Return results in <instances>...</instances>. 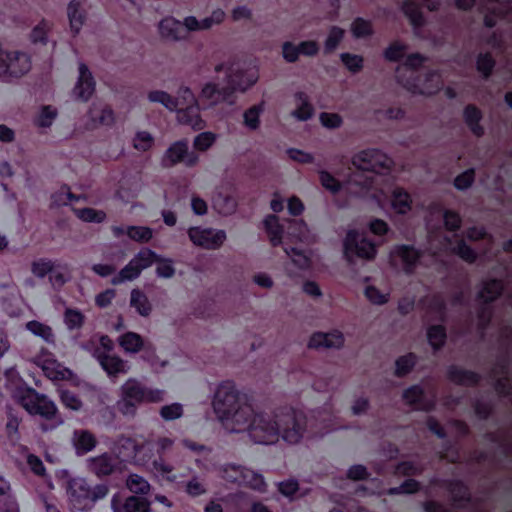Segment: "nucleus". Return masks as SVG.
<instances>
[{
  "mask_svg": "<svg viewBox=\"0 0 512 512\" xmlns=\"http://www.w3.org/2000/svg\"><path fill=\"white\" fill-rule=\"evenodd\" d=\"M226 19V13L221 8L214 9L209 16L199 20L195 16H187L183 19V25L188 32L209 31L215 26L221 25Z\"/></svg>",
  "mask_w": 512,
  "mask_h": 512,
  "instance_id": "obj_14",
  "label": "nucleus"
},
{
  "mask_svg": "<svg viewBox=\"0 0 512 512\" xmlns=\"http://www.w3.org/2000/svg\"><path fill=\"white\" fill-rule=\"evenodd\" d=\"M89 471L97 476L110 475L114 470V461L110 454L103 453L101 455L90 457L86 461Z\"/></svg>",
  "mask_w": 512,
  "mask_h": 512,
  "instance_id": "obj_28",
  "label": "nucleus"
},
{
  "mask_svg": "<svg viewBox=\"0 0 512 512\" xmlns=\"http://www.w3.org/2000/svg\"><path fill=\"white\" fill-rule=\"evenodd\" d=\"M420 256V252L409 245H396L390 251L391 261L395 264L399 262L407 273L414 270Z\"/></svg>",
  "mask_w": 512,
  "mask_h": 512,
  "instance_id": "obj_17",
  "label": "nucleus"
},
{
  "mask_svg": "<svg viewBox=\"0 0 512 512\" xmlns=\"http://www.w3.org/2000/svg\"><path fill=\"white\" fill-rule=\"evenodd\" d=\"M95 91V81L88 67L84 63L79 64V76L73 89L74 96L87 101Z\"/></svg>",
  "mask_w": 512,
  "mask_h": 512,
  "instance_id": "obj_21",
  "label": "nucleus"
},
{
  "mask_svg": "<svg viewBox=\"0 0 512 512\" xmlns=\"http://www.w3.org/2000/svg\"><path fill=\"white\" fill-rule=\"evenodd\" d=\"M156 269L155 273L159 278L170 279L175 275V267L173 260L167 258H161L158 255L155 259Z\"/></svg>",
  "mask_w": 512,
  "mask_h": 512,
  "instance_id": "obj_55",
  "label": "nucleus"
},
{
  "mask_svg": "<svg viewBox=\"0 0 512 512\" xmlns=\"http://www.w3.org/2000/svg\"><path fill=\"white\" fill-rule=\"evenodd\" d=\"M345 36V30L339 26H331L324 41L325 53L334 52Z\"/></svg>",
  "mask_w": 512,
  "mask_h": 512,
  "instance_id": "obj_47",
  "label": "nucleus"
},
{
  "mask_svg": "<svg viewBox=\"0 0 512 512\" xmlns=\"http://www.w3.org/2000/svg\"><path fill=\"white\" fill-rule=\"evenodd\" d=\"M351 163L358 170L378 174L388 173L394 166L391 157L376 148H367L356 152L351 158Z\"/></svg>",
  "mask_w": 512,
  "mask_h": 512,
  "instance_id": "obj_6",
  "label": "nucleus"
},
{
  "mask_svg": "<svg viewBox=\"0 0 512 512\" xmlns=\"http://www.w3.org/2000/svg\"><path fill=\"white\" fill-rule=\"evenodd\" d=\"M0 511L20 512L11 483L2 474H0Z\"/></svg>",
  "mask_w": 512,
  "mask_h": 512,
  "instance_id": "obj_26",
  "label": "nucleus"
},
{
  "mask_svg": "<svg viewBox=\"0 0 512 512\" xmlns=\"http://www.w3.org/2000/svg\"><path fill=\"white\" fill-rule=\"evenodd\" d=\"M372 186V181L368 178L362 180L360 175H351L347 181L346 189L349 194L364 197L368 194Z\"/></svg>",
  "mask_w": 512,
  "mask_h": 512,
  "instance_id": "obj_37",
  "label": "nucleus"
},
{
  "mask_svg": "<svg viewBox=\"0 0 512 512\" xmlns=\"http://www.w3.org/2000/svg\"><path fill=\"white\" fill-rule=\"evenodd\" d=\"M212 405L227 431L246 432L255 444L272 445L279 441L277 408L256 410L248 395L240 392L234 383H221L215 391Z\"/></svg>",
  "mask_w": 512,
  "mask_h": 512,
  "instance_id": "obj_1",
  "label": "nucleus"
},
{
  "mask_svg": "<svg viewBox=\"0 0 512 512\" xmlns=\"http://www.w3.org/2000/svg\"><path fill=\"white\" fill-rule=\"evenodd\" d=\"M121 447L131 449L133 452H141L143 450L155 451L161 457L166 451L170 450L174 445V440L169 437H159L154 443L145 442L138 446L131 438H121L119 441Z\"/></svg>",
  "mask_w": 512,
  "mask_h": 512,
  "instance_id": "obj_19",
  "label": "nucleus"
},
{
  "mask_svg": "<svg viewBox=\"0 0 512 512\" xmlns=\"http://www.w3.org/2000/svg\"><path fill=\"white\" fill-rule=\"evenodd\" d=\"M55 262L48 258H38L31 262V273L39 279L50 275L55 266Z\"/></svg>",
  "mask_w": 512,
  "mask_h": 512,
  "instance_id": "obj_50",
  "label": "nucleus"
},
{
  "mask_svg": "<svg viewBox=\"0 0 512 512\" xmlns=\"http://www.w3.org/2000/svg\"><path fill=\"white\" fill-rule=\"evenodd\" d=\"M474 182L475 169L469 168L455 177L453 185L458 191H465L472 187Z\"/></svg>",
  "mask_w": 512,
  "mask_h": 512,
  "instance_id": "obj_60",
  "label": "nucleus"
},
{
  "mask_svg": "<svg viewBox=\"0 0 512 512\" xmlns=\"http://www.w3.org/2000/svg\"><path fill=\"white\" fill-rule=\"evenodd\" d=\"M118 344L127 354H136L144 347V340L138 333L126 332L119 336Z\"/></svg>",
  "mask_w": 512,
  "mask_h": 512,
  "instance_id": "obj_32",
  "label": "nucleus"
},
{
  "mask_svg": "<svg viewBox=\"0 0 512 512\" xmlns=\"http://www.w3.org/2000/svg\"><path fill=\"white\" fill-rule=\"evenodd\" d=\"M287 235L292 240L305 241L309 237V227L302 219H289Z\"/></svg>",
  "mask_w": 512,
  "mask_h": 512,
  "instance_id": "obj_44",
  "label": "nucleus"
},
{
  "mask_svg": "<svg viewBox=\"0 0 512 512\" xmlns=\"http://www.w3.org/2000/svg\"><path fill=\"white\" fill-rule=\"evenodd\" d=\"M426 57L420 53L409 54L404 62L396 68L397 82L407 91L419 95H433L443 85L440 75H432L429 79L434 83L427 89H419L416 83L417 70L424 64Z\"/></svg>",
  "mask_w": 512,
  "mask_h": 512,
  "instance_id": "obj_3",
  "label": "nucleus"
},
{
  "mask_svg": "<svg viewBox=\"0 0 512 512\" xmlns=\"http://www.w3.org/2000/svg\"><path fill=\"white\" fill-rule=\"evenodd\" d=\"M147 100L150 103L160 104L170 112L177 110V101L173 95L164 90L154 89L147 92Z\"/></svg>",
  "mask_w": 512,
  "mask_h": 512,
  "instance_id": "obj_35",
  "label": "nucleus"
},
{
  "mask_svg": "<svg viewBox=\"0 0 512 512\" xmlns=\"http://www.w3.org/2000/svg\"><path fill=\"white\" fill-rule=\"evenodd\" d=\"M157 254L148 249L140 250L131 260L141 271L150 267L156 259Z\"/></svg>",
  "mask_w": 512,
  "mask_h": 512,
  "instance_id": "obj_58",
  "label": "nucleus"
},
{
  "mask_svg": "<svg viewBox=\"0 0 512 512\" xmlns=\"http://www.w3.org/2000/svg\"><path fill=\"white\" fill-rule=\"evenodd\" d=\"M448 377L452 382L462 385H472L478 381L477 374L455 366L449 368Z\"/></svg>",
  "mask_w": 512,
  "mask_h": 512,
  "instance_id": "obj_46",
  "label": "nucleus"
},
{
  "mask_svg": "<svg viewBox=\"0 0 512 512\" xmlns=\"http://www.w3.org/2000/svg\"><path fill=\"white\" fill-rule=\"evenodd\" d=\"M408 47L400 41L392 42L385 50L384 57L386 60L396 62L404 57Z\"/></svg>",
  "mask_w": 512,
  "mask_h": 512,
  "instance_id": "obj_63",
  "label": "nucleus"
},
{
  "mask_svg": "<svg viewBox=\"0 0 512 512\" xmlns=\"http://www.w3.org/2000/svg\"><path fill=\"white\" fill-rule=\"evenodd\" d=\"M415 363V356L411 353L399 357L395 362V375L398 377L407 375L412 370Z\"/></svg>",
  "mask_w": 512,
  "mask_h": 512,
  "instance_id": "obj_61",
  "label": "nucleus"
},
{
  "mask_svg": "<svg viewBox=\"0 0 512 512\" xmlns=\"http://www.w3.org/2000/svg\"><path fill=\"white\" fill-rule=\"evenodd\" d=\"M266 232L269 240L273 246H278L282 243L283 226L279 222V218L275 215H268L264 220Z\"/></svg>",
  "mask_w": 512,
  "mask_h": 512,
  "instance_id": "obj_41",
  "label": "nucleus"
},
{
  "mask_svg": "<svg viewBox=\"0 0 512 512\" xmlns=\"http://www.w3.org/2000/svg\"><path fill=\"white\" fill-rule=\"evenodd\" d=\"M177 121L180 124L190 126L193 130L199 131L206 127V122L200 115L199 104L191 105L186 108H180L176 111Z\"/></svg>",
  "mask_w": 512,
  "mask_h": 512,
  "instance_id": "obj_25",
  "label": "nucleus"
},
{
  "mask_svg": "<svg viewBox=\"0 0 512 512\" xmlns=\"http://www.w3.org/2000/svg\"><path fill=\"white\" fill-rule=\"evenodd\" d=\"M158 32L162 40L166 42H180L187 38L189 33L183 21H179L174 17H166L162 19L158 24Z\"/></svg>",
  "mask_w": 512,
  "mask_h": 512,
  "instance_id": "obj_18",
  "label": "nucleus"
},
{
  "mask_svg": "<svg viewBox=\"0 0 512 512\" xmlns=\"http://www.w3.org/2000/svg\"><path fill=\"white\" fill-rule=\"evenodd\" d=\"M200 159L195 151L190 150L187 139L172 142L164 151L160 159V165L165 168H173L183 164L187 168L198 165Z\"/></svg>",
  "mask_w": 512,
  "mask_h": 512,
  "instance_id": "obj_7",
  "label": "nucleus"
},
{
  "mask_svg": "<svg viewBox=\"0 0 512 512\" xmlns=\"http://www.w3.org/2000/svg\"><path fill=\"white\" fill-rule=\"evenodd\" d=\"M427 338L430 345L435 349L442 347L446 340V332L444 327L440 325L432 326L428 329Z\"/></svg>",
  "mask_w": 512,
  "mask_h": 512,
  "instance_id": "obj_64",
  "label": "nucleus"
},
{
  "mask_svg": "<svg viewBox=\"0 0 512 512\" xmlns=\"http://www.w3.org/2000/svg\"><path fill=\"white\" fill-rule=\"evenodd\" d=\"M260 79V69L257 65L228 68L226 73V85L231 90L232 96L236 92L246 93L254 87Z\"/></svg>",
  "mask_w": 512,
  "mask_h": 512,
  "instance_id": "obj_8",
  "label": "nucleus"
},
{
  "mask_svg": "<svg viewBox=\"0 0 512 512\" xmlns=\"http://www.w3.org/2000/svg\"><path fill=\"white\" fill-rule=\"evenodd\" d=\"M85 316L78 309L67 308L64 312V323L69 330L79 329L83 326Z\"/></svg>",
  "mask_w": 512,
  "mask_h": 512,
  "instance_id": "obj_57",
  "label": "nucleus"
},
{
  "mask_svg": "<svg viewBox=\"0 0 512 512\" xmlns=\"http://www.w3.org/2000/svg\"><path fill=\"white\" fill-rule=\"evenodd\" d=\"M7 64L6 77H21L31 68L30 57L26 53L19 51H9Z\"/></svg>",
  "mask_w": 512,
  "mask_h": 512,
  "instance_id": "obj_24",
  "label": "nucleus"
},
{
  "mask_svg": "<svg viewBox=\"0 0 512 512\" xmlns=\"http://www.w3.org/2000/svg\"><path fill=\"white\" fill-rule=\"evenodd\" d=\"M264 111V103H259L251 106L243 113V124L244 126L251 130L255 131L260 127V116Z\"/></svg>",
  "mask_w": 512,
  "mask_h": 512,
  "instance_id": "obj_43",
  "label": "nucleus"
},
{
  "mask_svg": "<svg viewBox=\"0 0 512 512\" xmlns=\"http://www.w3.org/2000/svg\"><path fill=\"white\" fill-rule=\"evenodd\" d=\"M76 216L89 223H102L106 219V213L103 210L94 208H80L75 210Z\"/></svg>",
  "mask_w": 512,
  "mask_h": 512,
  "instance_id": "obj_52",
  "label": "nucleus"
},
{
  "mask_svg": "<svg viewBox=\"0 0 512 512\" xmlns=\"http://www.w3.org/2000/svg\"><path fill=\"white\" fill-rule=\"evenodd\" d=\"M240 486H245L261 493L265 492L267 487L263 475L247 467Z\"/></svg>",
  "mask_w": 512,
  "mask_h": 512,
  "instance_id": "obj_42",
  "label": "nucleus"
},
{
  "mask_svg": "<svg viewBox=\"0 0 512 512\" xmlns=\"http://www.w3.org/2000/svg\"><path fill=\"white\" fill-rule=\"evenodd\" d=\"M89 120L86 126L95 129L101 126H110L114 123L113 111L102 104L93 103L88 111Z\"/></svg>",
  "mask_w": 512,
  "mask_h": 512,
  "instance_id": "obj_23",
  "label": "nucleus"
},
{
  "mask_svg": "<svg viewBox=\"0 0 512 512\" xmlns=\"http://www.w3.org/2000/svg\"><path fill=\"white\" fill-rule=\"evenodd\" d=\"M345 345V336L338 330L329 332H315L308 341V348L315 350H340Z\"/></svg>",
  "mask_w": 512,
  "mask_h": 512,
  "instance_id": "obj_12",
  "label": "nucleus"
},
{
  "mask_svg": "<svg viewBox=\"0 0 512 512\" xmlns=\"http://www.w3.org/2000/svg\"><path fill=\"white\" fill-rule=\"evenodd\" d=\"M130 306L135 308L138 314L143 317H148L152 312V305L148 297L139 289L131 291Z\"/></svg>",
  "mask_w": 512,
  "mask_h": 512,
  "instance_id": "obj_40",
  "label": "nucleus"
},
{
  "mask_svg": "<svg viewBox=\"0 0 512 512\" xmlns=\"http://www.w3.org/2000/svg\"><path fill=\"white\" fill-rule=\"evenodd\" d=\"M483 118L481 110L473 104L467 105L463 110V119L469 130L476 137L484 135V127L480 124Z\"/></svg>",
  "mask_w": 512,
  "mask_h": 512,
  "instance_id": "obj_29",
  "label": "nucleus"
},
{
  "mask_svg": "<svg viewBox=\"0 0 512 512\" xmlns=\"http://www.w3.org/2000/svg\"><path fill=\"white\" fill-rule=\"evenodd\" d=\"M68 498L72 507L78 511L91 509L90 485L85 479H73L69 482Z\"/></svg>",
  "mask_w": 512,
  "mask_h": 512,
  "instance_id": "obj_13",
  "label": "nucleus"
},
{
  "mask_svg": "<svg viewBox=\"0 0 512 512\" xmlns=\"http://www.w3.org/2000/svg\"><path fill=\"white\" fill-rule=\"evenodd\" d=\"M503 291V284L500 280L489 279L482 282L478 291V298L488 303L498 298Z\"/></svg>",
  "mask_w": 512,
  "mask_h": 512,
  "instance_id": "obj_34",
  "label": "nucleus"
},
{
  "mask_svg": "<svg viewBox=\"0 0 512 512\" xmlns=\"http://www.w3.org/2000/svg\"><path fill=\"white\" fill-rule=\"evenodd\" d=\"M279 440L288 444L299 443L307 432V418L291 407L277 408Z\"/></svg>",
  "mask_w": 512,
  "mask_h": 512,
  "instance_id": "obj_4",
  "label": "nucleus"
},
{
  "mask_svg": "<svg viewBox=\"0 0 512 512\" xmlns=\"http://www.w3.org/2000/svg\"><path fill=\"white\" fill-rule=\"evenodd\" d=\"M402 398L405 403L415 410L429 411L435 405V397L427 393L419 385H413L403 391Z\"/></svg>",
  "mask_w": 512,
  "mask_h": 512,
  "instance_id": "obj_16",
  "label": "nucleus"
},
{
  "mask_svg": "<svg viewBox=\"0 0 512 512\" xmlns=\"http://www.w3.org/2000/svg\"><path fill=\"white\" fill-rule=\"evenodd\" d=\"M246 467L236 464H224L218 468L219 476L226 482L240 486Z\"/></svg>",
  "mask_w": 512,
  "mask_h": 512,
  "instance_id": "obj_39",
  "label": "nucleus"
},
{
  "mask_svg": "<svg viewBox=\"0 0 512 512\" xmlns=\"http://www.w3.org/2000/svg\"><path fill=\"white\" fill-rule=\"evenodd\" d=\"M213 208L221 215H231L237 207L236 199L230 194L218 192L212 199Z\"/></svg>",
  "mask_w": 512,
  "mask_h": 512,
  "instance_id": "obj_33",
  "label": "nucleus"
},
{
  "mask_svg": "<svg viewBox=\"0 0 512 512\" xmlns=\"http://www.w3.org/2000/svg\"><path fill=\"white\" fill-rule=\"evenodd\" d=\"M187 234L194 246L204 250H218L227 240L224 230L211 227L193 226Z\"/></svg>",
  "mask_w": 512,
  "mask_h": 512,
  "instance_id": "obj_9",
  "label": "nucleus"
},
{
  "mask_svg": "<svg viewBox=\"0 0 512 512\" xmlns=\"http://www.w3.org/2000/svg\"><path fill=\"white\" fill-rule=\"evenodd\" d=\"M141 270L136 267V265L130 260L127 265H125L120 272L114 276L111 280L113 285H120L127 281H133L138 278L141 274Z\"/></svg>",
  "mask_w": 512,
  "mask_h": 512,
  "instance_id": "obj_48",
  "label": "nucleus"
},
{
  "mask_svg": "<svg viewBox=\"0 0 512 512\" xmlns=\"http://www.w3.org/2000/svg\"><path fill=\"white\" fill-rule=\"evenodd\" d=\"M364 295L373 305L386 304L390 298V293L388 291H381L373 285H369L365 288Z\"/></svg>",
  "mask_w": 512,
  "mask_h": 512,
  "instance_id": "obj_56",
  "label": "nucleus"
},
{
  "mask_svg": "<svg viewBox=\"0 0 512 512\" xmlns=\"http://www.w3.org/2000/svg\"><path fill=\"white\" fill-rule=\"evenodd\" d=\"M217 140V134L211 131L199 133L193 140V147L199 152H206Z\"/></svg>",
  "mask_w": 512,
  "mask_h": 512,
  "instance_id": "obj_53",
  "label": "nucleus"
},
{
  "mask_svg": "<svg viewBox=\"0 0 512 512\" xmlns=\"http://www.w3.org/2000/svg\"><path fill=\"white\" fill-rule=\"evenodd\" d=\"M423 1L424 0H403L401 2L402 12L415 28L421 27L424 24V17L421 12Z\"/></svg>",
  "mask_w": 512,
  "mask_h": 512,
  "instance_id": "obj_30",
  "label": "nucleus"
},
{
  "mask_svg": "<svg viewBox=\"0 0 512 512\" xmlns=\"http://www.w3.org/2000/svg\"><path fill=\"white\" fill-rule=\"evenodd\" d=\"M343 254L350 264L356 259L373 261L377 256V246L357 230H349L343 240Z\"/></svg>",
  "mask_w": 512,
  "mask_h": 512,
  "instance_id": "obj_5",
  "label": "nucleus"
},
{
  "mask_svg": "<svg viewBox=\"0 0 512 512\" xmlns=\"http://www.w3.org/2000/svg\"><path fill=\"white\" fill-rule=\"evenodd\" d=\"M295 109L291 115L299 121H307L314 115V107L310 102L309 96L302 91L294 94Z\"/></svg>",
  "mask_w": 512,
  "mask_h": 512,
  "instance_id": "obj_27",
  "label": "nucleus"
},
{
  "mask_svg": "<svg viewBox=\"0 0 512 512\" xmlns=\"http://www.w3.org/2000/svg\"><path fill=\"white\" fill-rule=\"evenodd\" d=\"M340 59L351 73L355 74L363 69L364 58L361 55L346 52L340 55Z\"/></svg>",
  "mask_w": 512,
  "mask_h": 512,
  "instance_id": "obj_59",
  "label": "nucleus"
},
{
  "mask_svg": "<svg viewBox=\"0 0 512 512\" xmlns=\"http://www.w3.org/2000/svg\"><path fill=\"white\" fill-rule=\"evenodd\" d=\"M41 367L44 374L53 381L69 379L72 376V372L56 360L46 359Z\"/></svg>",
  "mask_w": 512,
  "mask_h": 512,
  "instance_id": "obj_31",
  "label": "nucleus"
},
{
  "mask_svg": "<svg viewBox=\"0 0 512 512\" xmlns=\"http://www.w3.org/2000/svg\"><path fill=\"white\" fill-rule=\"evenodd\" d=\"M126 235L131 240L137 242H148L152 238L153 232L149 227L145 226H128Z\"/></svg>",
  "mask_w": 512,
  "mask_h": 512,
  "instance_id": "obj_62",
  "label": "nucleus"
},
{
  "mask_svg": "<svg viewBox=\"0 0 512 512\" xmlns=\"http://www.w3.org/2000/svg\"><path fill=\"white\" fill-rule=\"evenodd\" d=\"M350 32L355 39L368 38L374 33L372 22L358 17L352 21Z\"/></svg>",
  "mask_w": 512,
  "mask_h": 512,
  "instance_id": "obj_45",
  "label": "nucleus"
},
{
  "mask_svg": "<svg viewBox=\"0 0 512 512\" xmlns=\"http://www.w3.org/2000/svg\"><path fill=\"white\" fill-rule=\"evenodd\" d=\"M68 18L71 30L77 34L84 24V13L80 9V4L77 2H70L67 8Z\"/></svg>",
  "mask_w": 512,
  "mask_h": 512,
  "instance_id": "obj_49",
  "label": "nucleus"
},
{
  "mask_svg": "<svg viewBox=\"0 0 512 512\" xmlns=\"http://www.w3.org/2000/svg\"><path fill=\"white\" fill-rule=\"evenodd\" d=\"M284 250L297 268L306 270L311 267V257L304 251L295 248H291L290 250L285 248Z\"/></svg>",
  "mask_w": 512,
  "mask_h": 512,
  "instance_id": "obj_54",
  "label": "nucleus"
},
{
  "mask_svg": "<svg viewBox=\"0 0 512 512\" xmlns=\"http://www.w3.org/2000/svg\"><path fill=\"white\" fill-rule=\"evenodd\" d=\"M126 487L130 492L141 495L147 494L150 490L148 481L138 474H130L127 477Z\"/></svg>",
  "mask_w": 512,
  "mask_h": 512,
  "instance_id": "obj_51",
  "label": "nucleus"
},
{
  "mask_svg": "<svg viewBox=\"0 0 512 512\" xmlns=\"http://www.w3.org/2000/svg\"><path fill=\"white\" fill-rule=\"evenodd\" d=\"M412 200L408 192L395 188L391 195V207L398 214H406L411 210Z\"/></svg>",
  "mask_w": 512,
  "mask_h": 512,
  "instance_id": "obj_36",
  "label": "nucleus"
},
{
  "mask_svg": "<svg viewBox=\"0 0 512 512\" xmlns=\"http://www.w3.org/2000/svg\"><path fill=\"white\" fill-rule=\"evenodd\" d=\"M111 508L113 512H150V503L137 496H129L123 502L116 494L111 499Z\"/></svg>",
  "mask_w": 512,
  "mask_h": 512,
  "instance_id": "obj_22",
  "label": "nucleus"
},
{
  "mask_svg": "<svg viewBox=\"0 0 512 512\" xmlns=\"http://www.w3.org/2000/svg\"><path fill=\"white\" fill-rule=\"evenodd\" d=\"M93 355L99 362L101 368L111 378L126 374L130 370L128 362L116 354L101 352L100 349H95Z\"/></svg>",
  "mask_w": 512,
  "mask_h": 512,
  "instance_id": "obj_15",
  "label": "nucleus"
},
{
  "mask_svg": "<svg viewBox=\"0 0 512 512\" xmlns=\"http://www.w3.org/2000/svg\"><path fill=\"white\" fill-rule=\"evenodd\" d=\"M25 328L34 336L41 338L46 343H55V334L49 325L37 320H32L26 323Z\"/></svg>",
  "mask_w": 512,
  "mask_h": 512,
  "instance_id": "obj_38",
  "label": "nucleus"
},
{
  "mask_svg": "<svg viewBox=\"0 0 512 512\" xmlns=\"http://www.w3.org/2000/svg\"><path fill=\"white\" fill-rule=\"evenodd\" d=\"M199 99L207 103L209 107H215L221 103L234 105L236 102L235 96H232L231 90H229L227 85L221 87L218 83L213 81H208L203 84L199 93Z\"/></svg>",
  "mask_w": 512,
  "mask_h": 512,
  "instance_id": "obj_11",
  "label": "nucleus"
},
{
  "mask_svg": "<svg viewBox=\"0 0 512 512\" xmlns=\"http://www.w3.org/2000/svg\"><path fill=\"white\" fill-rule=\"evenodd\" d=\"M16 401L30 415L39 416L46 423L41 424V430L48 432L59 427L63 423V419L58 412L55 403L46 395L38 393L34 389H25L18 391L15 395Z\"/></svg>",
  "mask_w": 512,
  "mask_h": 512,
  "instance_id": "obj_2",
  "label": "nucleus"
},
{
  "mask_svg": "<svg viewBox=\"0 0 512 512\" xmlns=\"http://www.w3.org/2000/svg\"><path fill=\"white\" fill-rule=\"evenodd\" d=\"M120 394L139 404L156 403L164 398V391L145 387L136 378L127 379L120 387Z\"/></svg>",
  "mask_w": 512,
  "mask_h": 512,
  "instance_id": "obj_10",
  "label": "nucleus"
},
{
  "mask_svg": "<svg viewBox=\"0 0 512 512\" xmlns=\"http://www.w3.org/2000/svg\"><path fill=\"white\" fill-rule=\"evenodd\" d=\"M71 444L76 455L82 456L93 451L98 444V440L92 431L79 428L73 430L71 435Z\"/></svg>",
  "mask_w": 512,
  "mask_h": 512,
  "instance_id": "obj_20",
  "label": "nucleus"
}]
</instances>
